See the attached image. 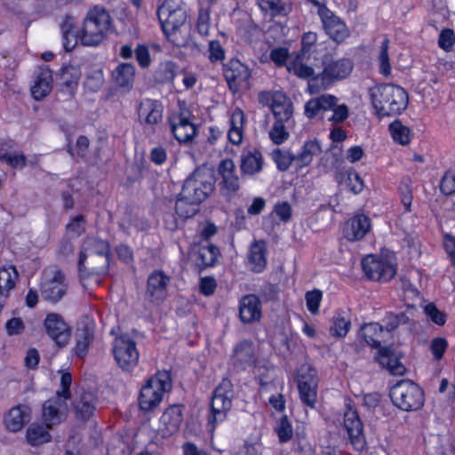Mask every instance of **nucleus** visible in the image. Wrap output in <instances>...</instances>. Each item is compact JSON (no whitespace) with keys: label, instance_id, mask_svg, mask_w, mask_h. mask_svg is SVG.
<instances>
[{"label":"nucleus","instance_id":"f257e3e1","mask_svg":"<svg viewBox=\"0 0 455 455\" xmlns=\"http://www.w3.org/2000/svg\"><path fill=\"white\" fill-rule=\"evenodd\" d=\"M109 244L107 241L87 237L83 243L78 270L80 277L84 279L90 275L104 276L108 273Z\"/></svg>","mask_w":455,"mask_h":455},{"label":"nucleus","instance_id":"f03ea898","mask_svg":"<svg viewBox=\"0 0 455 455\" xmlns=\"http://www.w3.org/2000/svg\"><path fill=\"white\" fill-rule=\"evenodd\" d=\"M369 96L376 115L380 118L401 115L409 102L407 92L394 84H377L370 88Z\"/></svg>","mask_w":455,"mask_h":455},{"label":"nucleus","instance_id":"7ed1b4c3","mask_svg":"<svg viewBox=\"0 0 455 455\" xmlns=\"http://www.w3.org/2000/svg\"><path fill=\"white\" fill-rule=\"evenodd\" d=\"M110 25L111 16L105 7L95 5L90 8L79 31V41L84 46L100 45L107 37Z\"/></svg>","mask_w":455,"mask_h":455},{"label":"nucleus","instance_id":"20e7f679","mask_svg":"<svg viewBox=\"0 0 455 455\" xmlns=\"http://www.w3.org/2000/svg\"><path fill=\"white\" fill-rule=\"evenodd\" d=\"M323 70L315 75L307 84V92L316 94L327 89L331 84L347 77L353 70V61L348 58L333 60L330 54L322 59Z\"/></svg>","mask_w":455,"mask_h":455},{"label":"nucleus","instance_id":"39448f33","mask_svg":"<svg viewBox=\"0 0 455 455\" xmlns=\"http://www.w3.org/2000/svg\"><path fill=\"white\" fill-rule=\"evenodd\" d=\"M339 99L329 93L322 94L318 97L307 100L304 106V114L309 118L323 117L327 111H332V115L327 118L332 123H342L349 115L348 108L346 104H338Z\"/></svg>","mask_w":455,"mask_h":455},{"label":"nucleus","instance_id":"423d86ee","mask_svg":"<svg viewBox=\"0 0 455 455\" xmlns=\"http://www.w3.org/2000/svg\"><path fill=\"white\" fill-rule=\"evenodd\" d=\"M172 388L171 375L167 371L156 373L148 379L141 387L139 404L142 411H149L156 408L163 400V396Z\"/></svg>","mask_w":455,"mask_h":455},{"label":"nucleus","instance_id":"0eeeda50","mask_svg":"<svg viewBox=\"0 0 455 455\" xmlns=\"http://www.w3.org/2000/svg\"><path fill=\"white\" fill-rule=\"evenodd\" d=\"M214 184L212 172L199 167L186 179L180 192L186 199L200 204L213 192Z\"/></svg>","mask_w":455,"mask_h":455},{"label":"nucleus","instance_id":"6e6552de","mask_svg":"<svg viewBox=\"0 0 455 455\" xmlns=\"http://www.w3.org/2000/svg\"><path fill=\"white\" fill-rule=\"evenodd\" d=\"M393 403L404 411L421 409L425 403L424 392L421 387L409 379H403L390 389Z\"/></svg>","mask_w":455,"mask_h":455},{"label":"nucleus","instance_id":"1a4fd4ad","mask_svg":"<svg viewBox=\"0 0 455 455\" xmlns=\"http://www.w3.org/2000/svg\"><path fill=\"white\" fill-rule=\"evenodd\" d=\"M234 394L233 384L228 378L222 379L215 387L212 396L211 414L208 419L212 430L226 419L228 412L232 408Z\"/></svg>","mask_w":455,"mask_h":455},{"label":"nucleus","instance_id":"9d476101","mask_svg":"<svg viewBox=\"0 0 455 455\" xmlns=\"http://www.w3.org/2000/svg\"><path fill=\"white\" fill-rule=\"evenodd\" d=\"M317 8L322 28L325 34L334 42L340 44L349 36L347 24L338 15L327 7V0H306Z\"/></svg>","mask_w":455,"mask_h":455},{"label":"nucleus","instance_id":"9b49d317","mask_svg":"<svg viewBox=\"0 0 455 455\" xmlns=\"http://www.w3.org/2000/svg\"><path fill=\"white\" fill-rule=\"evenodd\" d=\"M137 114L144 131L155 133L163 121L164 106L157 100L145 98L138 105Z\"/></svg>","mask_w":455,"mask_h":455},{"label":"nucleus","instance_id":"f8f14e48","mask_svg":"<svg viewBox=\"0 0 455 455\" xmlns=\"http://www.w3.org/2000/svg\"><path fill=\"white\" fill-rule=\"evenodd\" d=\"M318 379L310 365H302L298 373V389L303 404L314 409L317 402Z\"/></svg>","mask_w":455,"mask_h":455},{"label":"nucleus","instance_id":"ddd939ff","mask_svg":"<svg viewBox=\"0 0 455 455\" xmlns=\"http://www.w3.org/2000/svg\"><path fill=\"white\" fill-rule=\"evenodd\" d=\"M114 357L124 371H131L139 362V352L135 341L127 335L117 337L113 344Z\"/></svg>","mask_w":455,"mask_h":455},{"label":"nucleus","instance_id":"4468645a","mask_svg":"<svg viewBox=\"0 0 455 455\" xmlns=\"http://www.w3.org/2000/svg\"><path fill=\"white\" fill-rule=\"evenodd\" d=\"M362 267L368 279L379 282H388L396 273L390 260L371 254L363 259Z\"/></svg>","mask_w":455,"mask_h":455},{"label":"nucleus","instance_id":"2eb2a0df","mask_svg":"<svg viewBox=\"0 0 455 455\" xmlns=\"http://www.w3.org/2000/svg\"><path fill=\"white\" fill-rule=\"evenodd\" d=\"M217 172L220 176L218 183L220 194L228 199L234 197L240 189V179L234 161L229 158L221 160Z\"/></svg>","mask_w":455,"mask_h":455},{"label":"nucleus","instance_id":"dca6fc26","mask_svg":"<svg viewBox=\"0 0 455 455\" xmlns=\"http://www.w3.org/2000/svg\"><path fill=\"white\" fill-rule=\"evenodd\" d=\"M223 76L229 89L238 92L242 87L248 85L251 72L249 68L237 59H231L223 64Z\"/></svg>","mask_w":455,"mask_h":455},{"label":"nucleus","instance_id":"f3484780","mask_svg":"<svg viewBox=\"0 0 455 455\" xmlns=\"http://www.w3.org/2000/svg\"><path fill=\"white\" fill-rule=\"evenodd\" d=\"M44 327L46 334L58 347H64L68 343L71 329L60 314H47L44 321Z\"/></svg>","mask_w":455,"mask_h":455},{"label":"nucleus","instance_id":"a211bd4d","mask_svg":"<svg viewBox=\"0 0 455 455\" xmlns=\"http://www.w3.org/2000/svg\"><path fill=\"white\" fill-rule=\"evenodd\" d=\"M343 426L354 448L363 451L366 445L363 425L357 411L352 407H347L344 413Z\"/></svg>","mask_w":455,"mask_h":455},{"label":"nucleus","instance_id":"6ab92c4d","mask_svg":"<svg viewBox=\"0 0 455 455\" xmlns=\"http://www.w3.org/2000/svg\"><path fill=\"white\" fill-rule=\"evenodd\" d=\"M170 276L161 270H154L147 280V299L154 304L159 305L167 297V285Z\"/></svg>","mask_w":455,"mask_h":455},{"label":"nucleus","instance_id":"aec40b11","mask_svg":"<svg viewBox=\"0 0 455 455\" xmlns=\"http://www.w3.org/2000/svg\"><path fill=\"white\" fill-rule=\"evenodd\" d=\"M68 410V401L60 396L54 395L43 404V419L47 428L61 423Z\"/></svg>","mask_w":455,"mask_h":455},{"label":"nucleus","instance_id":"412c9836","mask_svg":"<svg viewBox=\"0 0 455 455\" xmlns=\"http://www.w3.org/2000/svg\"><path fill=\"white\" fill-rule=\"evenodd\" d=\"M66 291L67 283L63 273L55 270L52 275L42 283L41 296L49 302L57 303L65 295Z\"/></svg>","mask_w":455,"mask_h":455},{"label":"nucleus","instance_id":"4be33fe9","mask_svg":"<svg viewBox=\"0 0 455 455\" xmlns=\"http://www.w3.org/2000/svg\"><path fill=\"white\" fill-rule=\"evenodd\" d=\"M157 17L166 37L175 44H179V43L176 42L175 36L187 20V10H178L173 13L169 12H165L164 10L163 15Z\"/></svg>","mask_w":455,"mask_h":455},{"label":"nucleus","instance_id":"5701e85b","mask_svg":"<svg viewBox=\"0 0 455 455\" xmlns=\"http://www.w3.org/2000/svg\"><path fill=\"white\" fill-rule=\"evenodd\" d=\"M371 230V220L364 214L350 218L344 225V237L351 242L362 240Z\"/></svg>","mask_w":455,"mask_h":455},{"label":"nucleus","instance_id":"b1692460","mask_svg":"<svg viewBox=\"0 0 455 455\" xmlns=\"http://www.w3.org/2000/svg\"><path fill=\"white\" fill-rule=\"evenodd\" d=\"M261 301L254 294L242 297L239 303V317L243 323L259 322L261 318Z\"/></svg>","mask_w":455,"mask_h":455},{"label":"nucleus","instance_id":"393cba45","mask_svg":"<svg viewBox=\"0 0 455 455\" xmlns=\"http://www.w3.org/2000/svg\"><path fill=\"white\" fill-rule=\"evenodd\" d=\"M170 125L174 138L180 144L192 142L197 133L196 126L181 114L174 116L170 121Z\"/></svg>","mask_w":455,"mask_h":455},{"label":"nucleus","instance_id":"a878e982","mask_svg":"<svg viewBox=\"0 0 455 455\" xmlns=\"http://www.w3.org/2000/svg\"><path fill=\"white\" fill-rule=\"evenodd\" d=\"M287 70L289 73L302 79L311 80L315 76L311 57L299 52L290 58L287 62Z\"/></svg>","mask_w":455,"mask_h":455},{"label":"nucleus","instance_id":"bb28decb","mask_svg":"<svg viewBox=\"0 0 455 455\" xmlns=\"http://www.w3.org/2000/svg\"><path fill=\"white\" fill-rule=\"evenodd\" d=\"M31 419V408L26 404H19L12 408L4 418L6 427L12 432H18Z\"/></svg>","mask_w":455,"mask_h":455},{"label":"nucleus","instance_id":"cd10ccee","mask_svg":"<svg viewBox=\"0 0 455 455\" xmlns=\"http://www.w3.org/2000/svg\"><path fill=\"white\" fill-rule=\"evenodd\" d=\"M233 364L241 370H245L255 363L254 346L251 341L243 340L234 349Z\"/></svg>","mask_w":455,"mask_h":455},{"label":"nucleus","instance_id":"c85d7f7f","mask_svg":"<svg viewBox=\"0 0 455 455\" xmlns=\"http://www.w3.org/2000/svg\"><path fill=\"white\" fill-rule=\"evenodd\" d=\"M377 360L379 363L383 368H386L392 375L402 376L406 371L405 366L400 362L397 355L389 347L379 348Z\"/></svg>","mask_w":455,"mask_h":455},{"label":"nucleus","instance_id":"c756f323","mask_svg":"<svg viewBox=\"0 0 455 455\" xmlns=\"http://www.w3.org/2000/svg\"><path fill=\"white\" fill-rule=\"evenodd\" d=\"M183 420L182 409L179 405H172L166 409L160 418V422L164 426L162 429L164 435H171L176 433Z\"/></svg>","mask_w":455,"mask_h":455},{"label":"nucleus","instance_id":"7c9ffc66","mask_svg":"<svg viewBox=\"0 0 455 455\" xmlns=\"http://www.w3.org/2000/svg\"><path fill=\"white\" fill-rule=\"evenodd\" d=\"M15 143L12 140L0 141V160L5 162L12 168H23L26 166V156L15 151Z\"/></svg>","mask_w":455,"mask_h":455},{"label":"nucleus","instance_id":"2f4dec72","mask_svg":"<svg viewBox=\"0 0 455 455\" xmlns=\"http://www.w3.org/2000/svg\"><path fill=\"white\" fill-rule=\"evenodd\" d=\"M263 156L257 149L243 151L241 156L240 168L245 175H254L262 171Z\"/></svg>","mask_w":455,"mask_h":455},{"label":"nucleus","instance_id":"473e14b6","mask_svg":"<svg viewBox=\"0 0 455 455\" xmlns=\"http://www.w3.org/2000/svg\"><path fill=\"white\" fill-rule=\"evenodd\" d=\"M135 67L132 63H121L112 71L114 83L125 91H130L134 83Z\"/></svg>","mask_w":455,"mask_h":455},{"label":"nucleus","instance_id":"72a5a7b5","mask_svg":"<svg viewBox=\"0 0 455 455\" xmlns=\"http://www.w3.org/2000/svg\"><path fill=\"white\" fill-rule=\"evenodd\" d=\"M230 127L228 132L229 141L234 145H239L243 138V126L245 116L240 108H236L230 116Z\"/></svg>","mask_w":455,"mask_h":455},{"label":"nucleus","instance_id":"f704fd0d","mask_svg":"<svg viewBox=\"0 0 455 455\" xmlns=\"http://www.w3.org/2000/svg\"><path fill=\"white\" fill-rule=\"evenodd\" d=\"M322 152L321 142L315 139L304 143L299 153L295 155V167L301 169L309 165L315 156Z\"/></svg>","mask_w":455,"mask_h":455},{"label":"nucleus","instance_id":"c9c22d12","mask_svg":"<svg viewBox=\"0 0 455 455\" xmlns=\"http://www.w3.org/2000/svg\"><path fill=\"white\" fill-rule=\"evenodd\" d=\"M52 84V71L47 67L41 68L35 84L31 88V93L34 99L39 100L44 98L51 92Z\"/></svg>","mask_w":455,"mask_h":455},{"label":"nucleus","instance_id":"e433bc0d","mask_svg":"<svg viewBox=\"0 0 455 455\" xmlns=\"http://www.w3.org/2000/svg\"><path fill=\"white\" fill-rule=\"evenodd\" d=\"M271 110L275 121H290L293 113L292 103L283 92L275 96V102L271 106Z\"/></svg>","mask_w":455,"mask_h":455},{"label":"nucleus","instance_id":"4c0bfd02","mask_svg":"<svg viewBox=\"0 0 455 455\" xmlns=\"http://www.w3.org/2000/svg\"><path fill=\"white\" fill-rule=\"evenodd\" d=\"M26 438L31 446H39L49 443L52 439V435L47 427L42 424L33 423L27 429Z\"/></svg>","mask_w":455,"mask_h":455},{"label":"nucleus","instance_id":"58836bf2","mask_svg":"<svg viewBox=\"0 0 455 455\" xmlns=\"http://www.w3.org/2000/svg\"><path fill=\"white\" fill-rule=\"evenodd\" d=\"M265 252L264 242H255L251 244L248 259L254 272L259 273L266 267L267 259Z\"/></svg>","mask_w":455,"mask_h":455},{"label":"nucleus","instance_id":"ea45409f","mask_svg":"<svg viewBox=\"0 0 455 455\" xmlns=\"http://www.w3.org/2000/svg\"><path fill=\"white\" fill-rule=\"evenodd\" d=\"M361 335L365 342L372 347H380L383 326L378 323H366L361 328Z\"/></svg>","mask_w":455,"mask_h":455},{"label":"nucleus","instance_id":"a19ab883","mask_svg":"<svg viewBox=\"0 0 455 455\" xmlns=\"http://www.w3.org/2000/svg\"><path fill=\"white\" fill-rule=\"evenodd\" d=\"M96 398L92 393H84L76 403L75 411L77 418L85 420L89 419L95 409Z\"/></svg>","mask_w":455,"mask_h":455},{"label":"nucleus","instance_id":"79ce46f5","mask_svg":"<svg viewBox=\"0 0 455 455\" xmlns=\"http://www.w3.org/2000/svg\"><path fill=\"white\" fill-rule=\"evenodd\" d=\"M18 271L13 266L0 268V295L6 298L9 291L15 286L18 280Z\"/></svg>","mask_w":455,"mask_h":455},{"label":"nucleus","instance_id":"37998d69","mask_svg":"<svg viewBox=\"0 0 455 455\" xmlns=\"http://www.w3.org/2000/svg\"><path fill=\"white\" fill-rule=\"evenodd\" d=\"M414 311L415 307L409 306L405 312L398 314L387 313L383 320L386 330L390 332L397 329L400 325L409 323L411 318L413 316Z\"/></svg>","mask_w":455,"mask_h":455},{"label":"nucleus","instance_id":"c03bdc74","mask_svg":"<svg viewBox=\"0 0 455 455\" xmlns=\"http://www.w3.org/2000/svg\"><path fill=\"white\" fill-rule=\"evenodd\" d=\"M258 5L270 19L286 16L290 11L282 0H258Z\"/></svg>","mask_w":455,"mask_h":455},{"label":"nucleus","instance_id":"a18cd8bd","mask_svg":"<svg viewBox=\"0 0 455 455\" xmlns=\"http://www.w3.org/2000/svg\"><path fill=\"white\" fill-rule=\"evenodd\" d=\"M219 253V249L215 245L201 246L196 253V264L201 267H212L215 264Z\"/></svg>","mask_w":455,"mask_h":455},{"label":"nucleus","instance_id":"49530a36","mask_svg":"<svg viewBox=\"0 0 455 455\" xmlns=\"http://www.w3.org/2000/svg\"><path fill=\"white\" fill-rule=\"evenodd\" d=\"M80 71L74 66L63 67L58 74L57 79L62 89L73 90L80 78Z\"/></svg>","mask_w":455,"mask_h":455},{"label":"nucleus","instance_id":"de8ad7c7","mask_svg":"<svg viewBox=\"0 0 455 455\" xmlns=\"http://www.w3.org/2000/svg\"><path fill=\"white\" fill-rule=\"evenodd\" d=\"M198 203L186 199L180 192L175 203V212L180 218L188 219L198 212Z\"/></svg>","mask_w":455,"mask_h":455},{"label":"nucleus","instance_id":"09e8293b","mask_svg":"<svg viewBox=\"0 0 455 455\" xmlns=\"http://www.w3.org/2000/svg\"><path fill=\"white\" fill-rule=\"evenodd\" d=\"M93 338V331L88 327H84L78 331L76 344L74 348L76 356L84 358L87 355Z\"/></svg>","mask_w":455,"mask_h":455},{"label":"nucleus","instance_id":"8fccbe9b","mask_svg":"<svg viewBox=\"0 0 455 455\" xmlns=\"http://www.w3.org/2000/svg\"><path fill=\"white\" fill-rule=\"evenodd\" d=\"M178 66L172 60L163 61L159 64L155 73V79L157 83L166 84L174 80L177 75Z\"/></svg>","mask_w":455,"mask_h":455},{"label":"nucleus","instance_id":"3c124183","mask_svg":"<svg viewBox=\"0 0 455 455\" xmlns=\"http://www.w3.org/2000/svg\"><path fill=\"white\" fill-rule=\"evenodd\" d=\"M389 132L393 140L401 144L408 145L411 139V132L409 127L403 125L399 119H395L389 124Z\"/></svg>","mask_w":455,"mask_h":455},{"label":"nucleus","instance_id":"603ef678","mask_svg":"<svg viewBox=\"0 0 455 455\" xmlns=\"http://www.w3.org/2000/svg\"><path fill=\"white\" fill-rule=\"evenodd\" d=\"M342 177V182L345 183L346 187L354 194H359L363 189V181L359 174L352 168L346 170L340 173Z\"/></svg>","mask_w":455,"mask_h":455},{"label":"nucleus","instance_id":"864d4df0","mask_svg":"<svg viewBox=\"0 0 455 455\" xmlns=\"http://www.w3.org/2000/svg\"><path fill=\"white\" fill-rule=\"evenodd\" d=\"M272 157L279 171L284 172L293 164L295 165V154L290 150L275 149Z\"/></svg>","mask_w":455,"mask_h":455},{"label":"nucleus","instance_id":"5fc2aeb1","mask_svg":"<svg viewBox=\"0 0 455 455\" xmlns=\"http://www.w3.org/2000/svg\"><path fill=\"white\" fill-rule=\"evenodd\" d=\"M205 55L208 60L214 65L221 63L225 60L226 52L219 40H211L208 43Z\"/></svg>","mask_w":455,"mask_h":455},{"label":"nucleus","instance_id":"6e6d98bb","mask_svg":"<svg viewBox=\"0 0 455 455\" xmlns=\"http://www.w3.org/2000/svg\"><path fill=\"white\" fill-rule=\"evenodd\" d=\"M289 121H275L270 131L269 138L275 145H280L287 140L290 133L287 131L285 124Z\"/></svg>","mask_w":455,"mask_h":455},{"label":"nucleus","instance_id":"4d7b16f0","mask_svg":"<svg viewBox=\"0 0 455 455\" xmlns=\"http://www.w3.org/2000/svg\"><path fill=\"white\" fill-rule=\"evenodd\" d=\"M317 34L315 32L304 33L301 38L299 53L312 57L317 52Z\"/></svg>","mask_w":455,"mask_h":455},{"label":"nucleus","instance_id":"13d9d810","mask_svg":"<svg viewBox=\"0 0 455 455\" xmlns=\"http://www.w3.org/2000/svg\"><path fill=\"white\" fill-rule=\"evenodd\" d=\"M104 84V75L100 68L91 71L85 78L84 87L92 92L100 90Z\"/></svg>","mask_w":455,"mask_h":455},{"label":"nucleus","instance_id":"bf43d9fd","mask_svg":"<svg viewBox=\"0 0 455 455\" xmlns=\"http://www.w3.org/2000/svg\"><path fill=\"white\" fill-rule=\"evenodd\" d=\"M389 40L385 38L380 45V52L379 56V72L385 76H387L391 73V66L388 56Z\"/></svg>","mask_w":455,"mask_h":455},{"label":"nucleus","instance_id":"052dcab7","mask_svg":"<svg viewBox=\"0 0 455 455\" xmlns=\"http://www.w3.org/2000/svg\"><path fill=\"white\" fill-rule=\"evenodd\" d=\"M211 28V17L209 7L200 8L196 21V28L198 33L203 36H209Z\"/></svg>","mask_w":455,"mask_h":455},{"label":"nucleus","instance_id":"680f3d73","mask_svg":"<svg viewBox=\"0 0 455 455\" xmlns=\"http://www.w3.org/2000/svg\"><path fill=\"white\" fill-rule=\"evenodd\" d=\"M275 432L280 443H287L291 439L293 435V430L287 416H283L280 419L279 424L275 428Z\"/></svg>","mask_w":455,"mask_h":455},{"label":"nucleus","instance_id":"e2e57ef3","mask_svg":"<svg viewBox=\"0 0 455 455\" xmlns=\"http://www.w3.org/2000/svg\"><path fill=\"white\" fill-rule=\"evenodd\" d=\"M323 292L318 289L307 291L305 295L307 310L311 314H316L322 301Z\"/></svg>","mask_w":455,"mask_h":455},{"label":"nucleus","instance_id":"0e129e2a","mask_svg":"<svg viewBox=\"0 0 455 455\" xmlns=\"http://www.w3.org/2000/svg\"><path fill=\"white\" fill-rule=\"evenodd\" d=\"M350 328V322L344 316L338 315L333 318V324L331 327V332L337 337H345Z\"/></svg>","mask_w":455,"mask_h":455},{"label":"nucleus","instance_id":"69168bd1","mask_svg":"<svg viewBox=\"0 0 455 455\" xmlns=\"http://www.w3.org/2000/svg\"><path fill=\"white\" fill-rule=\"evenodd\" d=\"M160 4L157 9V16L165 12H176L178 10H186V4L182 0H159Z\"/></svg>","mask_w":455,"mask_h":455},{"label":"nucleus","instance_id":"338daca9","mask_svg":"<svg viewBox=\"0 0 455 455\" xmlns=\"http://www.w3.org/2000/svg\"><path fill=\"white\" fill-rule=\"evenodd\" d=\"M135 59L141 68H148L151 64L149 49L146 44H138L134 50Z\"/></svg>","mask_w":455,"mask_h":455},{"label":"nucleus","instance_id":"774afa93","mask_svg":"<svg viewBox=\"0 0 455 455\" xmlns=\"http://www.w3.org/2000/svg\"><path fill=\"white\" fill-rule=\"evenodd\" d=\"M424 312L426 315L437 325H443L446 322L445 314L440 311L434 303L426 305Z\"/></svg>","mask_w":455,"mask_h":455}]
</instances>
